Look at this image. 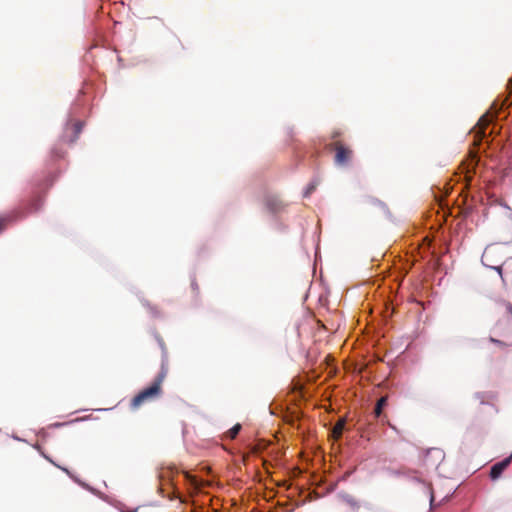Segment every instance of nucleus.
<instances>
[{
    "label": "nucleus",
    "instance_id": "nucleus-18",
    "mask_svg": "<svg viewBox=\"0 0 512 512\" xmlns=\"http://www.w3.org/2000/svg\"><path fill=\"white\" fill-rule=\"evenodd\" d=\"M490 341L495 343V344H497V345H499V346H501V347H504L506 345L504 342H502L500 340H497L495 338H490Z\"/></svg>",
    "mask_w": 512,
    "mask_h": 512
},
{
    "label": "nucleus",
    "instance_id": "nucleus-6",
    "mask_svg": "<svg viewBox=\"0 0 512 512\" xmlns=\"http://www.w3.org/2000/svg\"><path fill=\"white\" fill-rule=\"evenodd\" d=\"M492 118L493 117L488 114H485L480 117V119L478 120V123L475 127V133L477 136H481V137L485 136V129L492 121Z\"/></svg>",
    "mask_w": 512,
    "mask_h": 512
},
{
    "label": "nucleus",
    "instance_id": "nucleus-5",
    "mask_svg": "<svg viewBox=\"0 0 512 512\" xmlns=\"http://www.w3.org/2000/svg\"><path fill=\"white\" fill-rule=\"evenodd\" d=\"M509 464H510V458H506V459L494 464L490 470L491 479L492 480L498 479L501 476V474L503 473V471L509 466Z\"/></svg>",
    "mask_w": 512,
    "mask_h": 512
},
{
    "label": "nucleus",
    "instance_id": "nucleus-22",
    "mask_svg": "<svg viewBox=\"0 0 512 512\" xmlns=\"http://www.w3.org/2000/svg\"><path fill=\"white\" fill-rule=\"evenodd\" d=\"M430 501H431V505H432V504H433V502H434V496H433V494H431V500H430Z\"/></svg>",
    "mask_w": 512,
    "mask_h": 512
},
{
    "label": "nucleus",
    "instance_id": "nucleus-16",
    "mask_svg": "<svg viewBox=\"0 0 512 512\" xmlns=\"http://www.w3.org/2000/svg\"><path fill=\"white\" fill-rule=\"evenodd\" d=\"M504 307L508 314V320L512 321V304L510 302H505Z\"/></svg>",
    "mask_w": 512,
    "mask_h": 512
},
{
    "label": "nucleus",
    "instance_id": "nucleus-1",
    "mask_svg": "<svg viewBox=\"0 0 512 512\" xmlns=\"http://www.w3.org/2000/svg\"><path fill=\"white\" fill-rule=\"evenodd\" d=\"M167 372V367L165 366L164 363H162L161 370L155 377L151 385L141 390L137 395H135L132 398L130 402V407L133 410H136L140 408L143 404L153 401L161 396L162 384L167 376Z\"/></svg>",
    "mask_w": 512,
    "mask_h": 512
},
{
    "label": "nucleus",
    "instance_id": "nucleus-10",
    "mask_svg": "<svg viewBox=\"0 0 512 512\" xmlns=\"http://www.w3.org/2000/svg\"><path fill=\"white\" fill-rule=\"evenodd\" d=\"M43 205V199L40 196H37L30 203V211H38Z\"/></svg>",
    "mask_w": 512,
    "mask_h": 512
},
{
    "label": "nucleus",
    "instance_id": "nucleus-15",
    "mask_svg": "<svg viewBox=\"0 0 512 512\" xmlns=\"http://www.w3.org/2000/svg\"><path fill=\"white\" fill-rule=\"evenodd\" d=\"M317 185H318V182H315V181L309 183L304 192V197L310 196L311 193L316 189Z\"/></svg>",
    "mask_w": 512,
    "mask_h": 512
},
{
    "label": "nucleus",
    "instance_id": "nucleus-20",
    "mask_svg": "<svg viewBox=\"0 0 512 512\" xmlns=\"http://www.w3.org/2000/svg\"><path fill=\"white\" fill-rule=\"evenodd\" d=\"M191 286L193 290L198 291V284L196 283V281H192Z\"/></svg>",
    "mask_w": 512,
    "mask_h": 512
},
{
    "label": "nucleus",
    "instance_id": "nucleus-12",
    "mask_svg": "<svg viewBox=\"0 0 512 512\" xmlns=\"http://www.w3.org/2000/svg\"><path fill=\"white\" fill-rule=\"evenodd\" d=\"M266 205L272 212H277L282 208L281 202L277 200H268Z\"/></svg>",
    "mask_w": 512,
    "mask_h": 512
},
{
    "label": "nucleus",
    "instance_id": "nucleus-14",
    "mask_svg": "<svg viewBox=\"0 0 512 512\" xmlns=\"http://www.w3.org/2000/svg\"><path fill=\"white\" fill-rule=\"evenodd\" d=\"M367 204L376 206L383 211L387 210V206L385 205V203H383L382 201H380L378 199H371Z\"/></svg>",
    "mask_w": 512,
    "mask_h": 512
},
{
    "label": "nucleus",
    "instance_id": "nucleus-3",
    "mask_svg": "<svg viewBox=\"0 0 512 512\" xmlns=\"http://www.w3.org/2000/svg\"><path fill=\"white\" fill-rule=\"evenodd\" d=\"M445 458V453L440 448H430L426 451L424 462L428 466L437 467Z\"/></svg>",
    "mask_w": 512,
    "mask_h": 512
},
{
    "label": "nucleus",
    "instance_id": "nucleus-13",
    "mask_svg": "<svg viewBox=\"0 0 512 512\" xmlns=\"http://www.w3.org/2000/svg\"><path fill=\"white\" fill-rule=\"evenodd\" d=\"M12 221V217L10 215L0 217V233L4 231L7 225Z\"/></svg>",
    "mask_w": 512,
    "mask_h": 512
},
{
    "label": "nucleus",
    "instance_id": "nucleus-2",
    "mask_svg": "<svg viewBox=\"0 0 512 512\" xmlns=\"http://www.w3.org/2000/svg\"><path fill=\"white\" fill-rule=\"evenodd\" d=\"M329 150L335 151L334 162L338 166H346L353 158V150L339 140L327 145Z\"/></svg>",
    "mask_w": 512,
    "mask_h": 512
},
{
    "label": "nucleus",
    "instance_id": "nucleus-24",
    "mask_svg": "<svg viewBox=\"0 0 512 512\" xmlns=\"http://www.w3.org/2000/svg\"><path fill=\"white\" fill-rule=\"evenodd\" d=\"M509 458H510V461H511V460H512V452H511V455H510V457H509Z\"/></svg>",
    "mask_w": 512,
    "mask_h": 512
},
{
    "label": "nucleus",
    "instance_id": "nucleus-19",
    "mask_svg": "<svg viewBox=\"0 0 512 512\" xmlns=\"http://www.w3.org/2000/svg\"><path fill=\"white\" fill-rule=\"evenodd\" d=\"M340 135H341V132H340V131H334V132L332 133V135H331V138H332V139H336V138L340 137Z\"/></svg>",
    "mask_w": 512,
    "mask_h": 512
},
{
    "label": "nucleus",
    "instance_id": "nucleus-23",
    "mask_svg": "<svg viewBox=\"0 0 512 512\" xmlns=\"http://www.w3.org/2000/svg\"><path fill=\"white\" fill-rule=\"evenodd\" d=\"M137 511H138V508L131 510V511H122V512H137Z\"/></svg>",
    "mask_w": 512,
    "mask_h": 512
},
{
    "label": "nucleus",
    "instance_id": "nucleus-4",
    "mask_svg": "<svg viewBox=\"0 0 512 512\" xmlns=\"http://www.w3.org/2000/svg\"><path fill=\"white\" fill-rule=\"evenodd\" d=\"M498 250L495 246L486 247L481 257L483 265L495 269L497 265H494L493 257L498 254Z\"/></svg>",
    "mask_w": 512,
    "mask_h": 512
},
{
    "label": "nucleus",
    "instance_id": "nucleus-11",
    "mask_svg": "<svg viewBox=\"0 0 512 512\" xmlns=\"http://www.w3.org/2000/svg\"><path fill=\"white\" fill-rule=\"evenodd\" d=\"M240 430H241V425L239 423H237L226 432V437L230 438V439H234V438H236V436L238 435Z\"/></svg>",
    "mask_w": 512,
    "mask_h": 512
},
{
    "label": "nucleus",
    "instance_id": "nucleus-21",
    "mask_svg": "<svg viewBox=\"0 0 512 512\" xmlns=\"http://www.w3.org/2000/svg\"><path fill=\"white\" fill-rule=\"evenodd\" d=\"M389 426H390V428H392L393 430L397 431V429H396V427H395L394 425H392V424H390V423H389Z\"/></svg>",
    "mask_w": 512,
    "mask_h": 512
},
{
    "label": "nucleus",
    "instance_id": "nucleus-7",
    "mask_svg": "<svg viewBox=\"0 0 512 512\" xmlns=\"http://www.w3.org/2000/svg\"><path fill=\"white\" fill-rule=\"evenodd\" d=\"M345 423H346V421L344 418H341L336 422V424L334 425L333 430H332V435H333L334 439L337 440L342 436V433H343V430L345 427Z\"/></svg>",
    "mask_w": 512,
    "mask_h": 512
},
{
    "label": "nucleus",
    "instance_id": "nucleus-9",
    "mask_svg": "<svg viewBox=\"0 0 512 512\" xmlns=\"http://www.w3.org/2000/svg\"><path fill=\"white\" fill-rule=\"evenodd\" d=\"M387 404V397H381L375 406L374 414L376 417H379L382 413L383 407Z\"/></svg>",
    "mask_w": 512,
    "mask_h": 512
},
{
    "label": "nucleus",
    "instance_id": "nucleus-17",
    "mask_svg": "<svg viewBox=\"0 0 512 512\" xmlns=\"http://www.w3.org/2000/svg\"><path fill=\"white\" fill-rule=\"evenodd\" d=\"M73 126H74V130H75V136L77 137L82 130V123L78 121V122H75Z\"/></svg>",
    "mask_w": 512,
    "mask_h": 512
},
{
    "label": "nucleus",
    "instance_id": "nucleus-8",
    "mask_svg": "<svg viewBox=\"0 0 512 512\" xmlns=\"http://www.w3.org/2000/svg\"><path fill=\"white\" fill-rule=\"evenodd\" d=\"M500 276L503 278L502 271L512 272V257L506 259L501 265L495 267Z\"/></svg>",
    "mask_w": 512,
    "mask_h": 512
}]
</instances>
